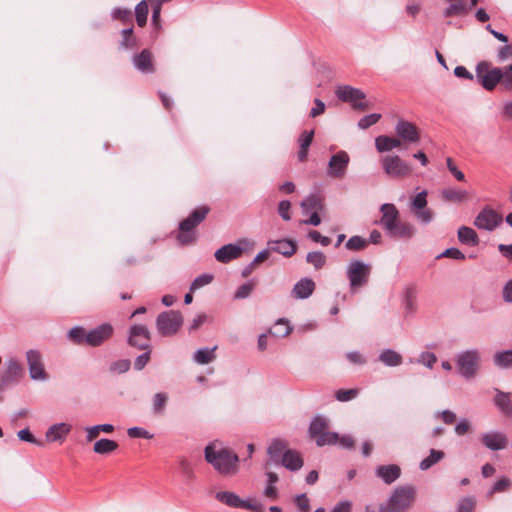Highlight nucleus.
<instances>
[{"label":"nucleus","mask_w":512,"mask_h":512,"mask_svg":"<svg viewBox=\"0 0 512 512\" xmlns=\"http://www.w3.org/2000/svg\"><path fill=\"white\" fill-rule=\"evenodd\" d=\"M152 6V16H151V23L152 26L156 31H160L162 28L161 24V9L162 4L161 2H156L154 0H149Z\"/></svg>","instance_id":"nucleus-47"},{"label":"nucleus","mask_w":512,"mask_h":512,"mask_svg":"<svg viewBox=\"0 0 512 512\" xmlns=\"http://www.w3.org/2000/svg\"><path fill=\"white\" fill-rule=\"evenodd\" d=\"M197 221L193 220L189 216L183 219L178 226L179 233L177 240L181 245H190L196 241L195 228L199 225Z\"/></svg>","instance_id":"nucleus-14"},{"label":"nucleus","mask_w":512,"mask_h":512,"mask_svg":"<svg viewBox=\"0 0 512 512\" xmlns=\"http://www.w3.org/2000/svg\"><path fill=\"white\" fill-rule=\"evenodd\" d=\"M481 443L492 451H498L506 448L508 444L507 437L499 431H490L483 433L480 437Z\"/></svg>","instance_id":"nucleus-19"},{"label":"nucleus","mask_w":512,"mask_h":512,"mask_svg":"<svg viewBox=\"0 0 512 512\" xmlns=\"http://www.w3.org/2000/svg\"><path fill=\"white\" fill-rule=\"evenodd\" d=\"M205 460L222 476L231 477L239 471V457L232 450L220 448L216 450L213 445L205 448Z\"/></svg>","instance_id":"nucleus-1"},{"label":"nucleus","mask_w":512,"mask_h":512,"mask_svg":"<svg viewBox=\"0 0 512 512\" xmlns=\"http://www.w3.org/2000/svg\"><path fill=\"white\" fill-rule=\"evenodd\" d=\"M381 218L376 224L382 226L385 232L393 229V226L399 221V210L393 203H384L380 206Z\"/></svg>","instance_id":"nucleus-15"},{"label":"nucleus","mask_w":512,"mask_h":512,"mask_svg":"<svg viewBox=\"0 0 512 512\" xmlns=\"http://www.w3.org/2000/svg\"><path fill=\"white\" fill-rule=\"evenodd\" d=\"M350 162L349 155L346 151L340 150L332 155L327 167V175L336 179L345 176Z\"/></svg>","instance_id":"nucleus-10"},{"label":"nucleus","mask_w":512,"mask_h":512,"mask_svg":"<svg viewBox=\"0 0 512 512\" xmlns=\"http://www.w3.org/2000/svg\"><path fill=\"white\" fill-rule=\"evenodd\" d=\"M70 425L66 423H57L52 425L46 432L48 441H58L63 439L70 432Z\"/></svg>","instance_id":"nucleus-35"},{"label":"nucleus","mask_w":512,"mask_h":512,"mask_svg":"<svg viewBox=\"0 0 512 512\" xmlns=\"http://www.w3.org/2000/svg\"><path fill=\"white\" fill-rule=\"evenodd\" d=\"M457 237L461 244L471 247L478 246L480 242L476 231L469 226H460L457 231Z\"/></svg>","instance_id":"nucleus-29"},{"label":"nucleus","mask_w":512,"mask_h":512,"mask_svg":"<svg viewBox=\"0 0 512 512\" xmlns=\"http://www.w3.org/2000/svg\"><path fill=\"white\" fill-rule=\"evenodd\" d=\"M503 222V216L489 205H485L474 218L473 225L480 229L492 232Z\"/></svg>","instance_id":"nucleus-7"},{"label":"nucleus","mask_w":512,"mask_h":512,"mask_svg":"<svg viewBox=\"0 0 512 512\" xmlns=\"http://www.w3.org/2000/svg\"><path fill=\"white\" fill-rule=\"evenodd\" d=\"M215 498L222 504L232 508H241L244 501L236 493L231 491H219L215 494Z\"/></svg>","instance_id":"nucleus-33"},{"label":"nucleus","mask_w":512,"mask_h":512,"mask_svg":"<svg viewBox=\"0 0 512 512\" xmlns=\"http://www.w3.org/2000/svg\"><path fill=\"white\" fill-rule=\"evenodd\" d=\"M371 273L369 264L361 260H352L346 270V275L349 280L351 289L362 287L368 283Z\"/></svg>","instance_id":"nucleus-5"},{"label":"nucleus","mask_w":512,"mask_h":512,"mask_svg":"<svg viewBox=\"0 0 512 512\" xmlns=\"http://www.w3.org/2000/svg\"><path fill=\"white\" fill-rule=\"evenodd\" d=\"M412 213L421 225H428L434 220V212L427 207L414 210Z\"/></svg>","instance_id":"nucleus-45"},{"label":"nucleus","mask_w":512,"mask_h":512,"mask_svg":"<svg viewBox=\"0 0 512 512\" xmlns=\"http://www.w3.org/2000/svg\"><path fill=\"white\" fill-rule=\"evenodd\" d=\"M111 17L114 20H120L123 23H132V12L128 8L115 7L111 11Z\"/></svg>","instance_id":"nucleus-49"},{"label":"nucleus","mask_w":512,"mask_h":512,"mask_svg":"<svg viewBox=\"0 0 512 512\" xmlns=\"http://www.w3.org/2000/svg\"><path fill=\"white\" fill-rule=\"evenodd\" d=\"M400 144V140L392 136L380 135L375 139L376 149L381 153L389 152L392 149L399 147Z\"/></svg>","instance_id":"nucleus-34"},{"label":"nucleus","mask_w":512,"mask_h":512,"mask_svg":"<svg viewBox=\"0 0 512 512\" xmlns=\"http://www.w3.org/2000/svg\"><path fill=\"white\" fill-rule=\"evenodd\" d=\"M315 290V282L313 279L304 277L297 281L292 289V296L295 299H307Z\"/></svg>","instance_id":"nucleus-24"},{"label":"nucleus","mask_w":512,"mask_h":512,"mask_svg":"<svg viewBox=\"0 0 512 512\" xmlns=\"http://www.w3.org/2000/svg\"><path fill=\"white\" fill-rule=\"evenodd\" d=\"M427 190L418 192L411 200V211L427 207Z\"/></svg>","instance_id":"nucleus-51"},{"label":"nucleus","mask_w":512,"mask_h":512,"mask_svg":"<svg viewBox=\"0 0 512 512\" xmlns=\"http://www.w3.org/2000/svg\"><path fill=\"white\" fill-rule=\"evenodd\" d=\"M213 281V275L204 273L197 276L190 285V291L195 292L196 290L210 284Z\"/></svg>","instance_id":"nucleus-50"},{"label":"nucleus","mask_w":512,"mask_h":512,"mask_svg":"<svg viewBox=\"0 0 512 512\" xmlns=\"http://www.w3.org/2000/svg\"><path fill=\"white\" fill-rule=\"evenodd\" d=\"M384 172L392 178H405L412 173V168L398 155H387L380 159Z\"/></svg>","instance_id":"nucleus-6"},{"label":"nucleus","mask_w":512,"mask_h":512,"mask_svg":"<svg viewBox=\"0 0 512 512\" xmlns=\"http://www.w3.org/2000/svg\"><path fill=\"white\" fill-rule=\"evenodd\" d=\"M118 448V443L114 440L102 438L95 442L93 451L100 455H106L114 452Z\"/></svg>","instance_id":"nucleus-39"},{"label":"nucleus","mask_w":512,"mask_h":512,"mask_svg":"<svg viewBox=\"0 0 512 512\" xmlns=\"http://www.w3.org/2000/svg\"><path fill=\"white\" fill-rule=\"evenodd\" d=\"M359 394V389L351 388V389H339L335 393V398L340 402H347L354 398H356Z\"/></svg>","instance_id":"nucleus-53"},{"label":"nucleus","mask_w":512,"mask_h":512,"mask_svg":"<svg viewBox=\"0 0 512 512\" xmlns=\"http://www.w3.org/2000/svg\"><path fill=\"white\" fill-rule=\"evenodd\" d=\"M197 221L193 220L189 216L183 219L178 226L179 233L177 240L181 245H190L196 241L195 228L199 225Z\"/></svg>","instance_id":"nucleus-13"},{"label":"nucleus","mask_w":512,"mask_h":512,"mask_svg":"<svg viewBox=\"0 0 512 512\" xmlns=\"http://www.w3.org/2000/svg\"><path fill=\"white\" fill-rule=\"evenodd\" d=\"M133 26L121 30L122 40L119 47L126 50H131L137 47V39L133 36Z\"/></svg>","instance_id":"nucleus-41"},{"label":"nucleus","mask_w":512,"mask_h":512,"mask_svg":"<svg viewBox=\"0 0 512 512\" xmlns=\"http://www.w3.org/2000/svg\"><path fill=\"white\" fill-rule=\"evenodd\" d=\"M377 361L389 367L398 366L402 362L401 354H379Z\"/></svg>","instance_id":"nucleus-54"},{"label":"nucleus","mask_w":512,"mask_h":512,"mask_svg":"<svg viewBox=\"0 0 512 512\" xmlns=\"http://www.w3.org/2000/svg\"><path fill=\"white\" fill-rule=\"evenodd\" d=\"M114 333V328L110 323H102L95 328L87 330L86 345L98 347L110 339Z\"/></svg>","instance_id":"nucleus-11"},{"label":"nucleus","mask_w":512,"mask_h":512,"mask_svg":"<svg viewBox=\"0 0 512 512\" xmlns=\"http://www.w3.org/2000/svg\"><path fill=\"white\" fill-rule=\"evenodd\" d=\"M27 361L31 379L35 381H46L49 379V374L45 370L41 354H27Z\"/></svg>","instance_id":"nucleus-18"},{"label":"nucleus","mask_w":512,"mask_h":512,"mask_svg":"<svg viewBox=\"0 0 512 512\" xmlns=\"http://www.w3.org/2000/svg\"><path fill=\"white\" fill-rule=\"evenodd\" d=\"M395 131L397 136L403 141L415 143L420 139V134L417 126L412 122H409L404 119H399L396 126Z\"/></svg>","instance_id":"nucleus-17"},{"label":"nucleus","mask_w":512,"mask_h":512,"mask_svg":"<svg viewBox=\"0 0 512 512\" xmlns=\"http://www.w3.org/2000/svg\"><path fill=\"white\" fill-rule=\"evenodd\" d=\"M167 402V395L165 393L159 392L156 393L153 398V410L155 413H160Z\"/></svg>","instance_id":"nucleus-61"},{"label":"nucleus","mask_w":512,"mask_h":512,"mask_svg":"<svg viewBox=\"0 0 512 512\" xmlns=\"http://www.w3.org/2000/svg\"><path fill=\"white\" fill-rule=\"evenodd\" d=\"M150 331L144 324H135L129 328L128 343L130 346L151 352Z\"/></svg>","instance_id":"nucleus-9"},{"label":"nucleus","mask_w":512,"mask_h":512,"mask_svg":"<svg viewBox=\"0 0 512 512\" xmlns=\"http://www.w3.org/2000/svg\"><path fill=\"white\" fill-rule=\"evenodd\" d=\"M268 246L272 252L279 253L284 257H291L297 250L296 242L290 239L270 240Z\"/></svg>","instance_id":"nucleus-25"},{"label":"nucleus","mask_w":512,"mask_h":512,"mask_svg":"<svg viewBox=\"0 0 512 512\" xmlns=\"http://www.w3.org/2000/svg\"><path fill=\"white\" fill-rule=\"evenodd\" d=\"M415 498L416 490L413 486L397 487L387 501L388 512H406L414 503Z\"/></svg>","instance_id":"nucleus-2"},{"label":"nucleus","mask_w":512,"mask_h":512,"mask_svg":"<svg viewBox=\"0 0 512 512\" xmlns=\"http://www.w3.org/2000/svg\"><path fill=\"white\" fill-rule=\"evenodd\" d=\"M293 330L291 323L285 318L277 319L267 331L269 336L283 338L289 335Z\"/></svg>","instance_id":"nucleus-30"},{"label":"nucleus","mask_w":512,"mask_h":512,"mask_svg":"<svg viewBox=\"0 0 512 512\" xmlns=\"http://www.w3.org/2000/svg\"><path fill=\"white\" fill-rule=\"evenodd\" d=\"M253 289L254 285L251 282H246L237 288L234 297L236 299H245L251 294Z\"/></svg>","instance_id":"nucleus-60"},{"label":"nucleus","mask_w":512,"mask_h":512,"mask_svg":"<svg viewBox=\"0 0 512 512\" xmlns=\"http://www.w3.org/2000/svg\"><path fill=\"white\" fill-rule=\"evenodd\" d=\"M375 475L385 484H392L401 475V468L396 464L379 465L375 469Z\"/></svg>","instance_id":"nucleus-23"},{"label":"nucleus","mask_w":512,"mask_h":512,"mask_svg":"<svg viewBox=\"0 0 512 512\" xmlns=\"http://www.w3.org/2000/svg\"><path fill=\"white\" fill-rule=\"evenodd\" d=\"M476 500L472 496H467L459 500L457 512H472L475 508Z\"/></svg>","instance_id":"nucleus-56"},{"label":"nucleus","mask_w":512,"mask_h":512,"mask_svg":"<svg viewBox=\"0 0 512 512\" xmlns=\"http://www.w3.org/2000/svg\"><path fill=\"white\" fill-rule=\"evenodd\" d=\"M494 363L499 368H512V354H495Z\"/></svg>","instance_id":"nucleus-58"},{"label":"nucleus","mask_w":512,"mask_h":512,"mask_svg":"<svg viewBox=\"0 0 512 512\" xmlns=\"http://www.w3.org/2000/svg\"><path fill=\"white\" fill-rule=\"evenodd\" d=\"M290 471H298L303 466V459L296 450H286L282 456L280 464Z\"/></svg>","instance_id":"nucleus-28"},{"label":"nucleus","mask_w":512,"mask_h":512,"mask_svg":"<svg viewBox=\"0 0 512 512\" xmlns=\"http://www.w3.org/2000/svg\"><path fill=\"white\" fill-rule=\"evenodd\" d=\"M369 244V241H366L365 238L354 235L351 236L345 244L346 249L351 251H360L365 249Z\"/></svg>","instance_id":"nucleus-48"},{"label":"nucleus","mask_w":512,"mask_h":512,"mask_svg":"<svg viewBox=\"0 0 512 512\" xmlns=\"http://www.w3.org/2000/svg\"><path fill=\"white\" fill-rule=\"evenodd\" d=\"M287 442L282 439H273L267 448V454L269 455L270 461L265 464L268 468L270 462L276 465L280 464L282 456L287 449Z\"/></svg>","instance_id":"nucleus-26"},{"label":"nucleus","mask_w":512,"mask_h":512,"mask_svg":"<svg viewBox=\"0 0 512 512\" xmlns=\"http://www.w3.org/2000/svg\"><path fill=\"white\" fill-rule=\"evenodd\" d=\"M381 119V114L379 113H371L365 115L358 121V127L360 129H368L372 125L376 124Z\"/></svg>","instance_id":"nucleus-55"},{"label":"nucleus","mask_w":512,"mask_h":512,"mask_svg":"<svg viewBox=\"0 0 512 512\" xmlns=\"http://www.w3.org/2000/svg\"><path fill=\"white\" fill-rule=\"evenodd\" d=\"M210 212V208L206 205H201L195 209H193L190 214L188 215L193 220L197 221L198 223H201L205 220L207 215Z\"/></svg>","instance_id":"nucleus-57"},{"label":"nucleus","mask_w":512,"mask_h":512,"mask_svg":"<svg viewBox=\"0 0 512 512\" xmlns=\"http://www.w3.org/2000/svg\"><path fill=\"white\" fill-rule=\"evenodd\" d=\"M304 213L310 210L321 211L324 208L323 198L318 193H310L300 203Z\"/></svg>","instance_id":"nucleus-32"},{"label":"nucleus","mask_w":512,"mask_h":512,"mask_svg":"<svg viewBox=\"0 0 512 512\" xmlns=\"http://www.w3.org/2000/svg\"><path fill=\"white\" fill-rule=\"evenodd\" d=\"M148 3L146 0L140 1L136 7H135V18L137 25L139 27H143L147 23V17H148Z\"/></svg>","instance_id":"nucleus-43"},{"label":"nucleus","mask_w":512,"mask_h":512,"mask_svg":"<svg viewBox=\"0 0 512 512\" xmlns=\"http://www.w3.org/2000/svg\"><path fill=\"white\" fill-rule=\"evenodd\" d=\"M487 61H480L475 67V80L487 91H493L503 78L501 67L490 68Z\"/></svg>","instance_id":"nucleus-3"},{"label":"nucleus","mask_w":512,"mask_h":512,"mask_svg":"<svg viewBox=\"0 0 512 512\" xmlns=\"http://www.w3.org/2000/svg\"><path fill=\"white\" fill-rule=\"evenodd\" d=\"M478 354H458L456 366L459 374L466 379L474 378L479 368Z\"/></svg>","instance_id":"nucleus-12"},{"label":"nucleus","mask_w":512,"mask_h":512,"mask_svg":"<svg viewBox=\"0 0 512 512\" xmlns=\"http://www.w3.org/2000/svg\"><path fill=\"white\" fill-rule=\"evenodd\" d=\"M416 232H417L416 227L413 224H411L410 222L399 220L393 226V229L390 231H387L386 234L390 238L409 240V239H412L416 235Z\"/></svg>","instance_id":"nucleus-22"},{"label":"nucleus","mask_w":512,"mask_h":512,"mask_svg":"<svg viewBox=\"0 0 512 512\" xmlns=\"http://www.w3.org/2000/svg\"><path fill=\"white\" fill-rule=\"evenodd\" d=\"M503 78L500 84L506 91H512V70L508 71V67H501Z\"/></svg>","instance_id":"nucleus-64"},{"label":"nucleus","mask_w":512,"mask_h":512,"mask_svg":"<svg viewBox=\"0 0 512 512\" xmlns=\"http://www.w3.org/2000/svg\"><path fill=\"white\" fill-rule=\"evenodd\" d=\"M23 368L22 365L11 358L5 366V370L0 376V386H7L11 383L17 382L21 377Z\"/></svg>","instance_id":"nucleus-20"},{"label":"nucleus","mask_w":512,"mask_h":512,"mask_svg":"<svg viewBox=\"0 0 512 512\" xmlns=\"http://www.w3.org/2000/svg\"><path fill=\"white\" fill-rule=\"evenodd\" d=\"M339 435L336 432L326 430L315 438L316 445L323 447L326 445H335L338 443Z\"/></svg>","instance_id":"nucleus-44"},{"label":"nucleus","mask_w":512,"mask_h":512,"mask_svg":"<svg viewBox=\"0 0 512 512\" xmlns=\"http://www.w3.org/2000/svg\"><path fill=\"white\" fill-rule=\"evenodd\" d=\"M314 137V130L303 131L298 139L299 147L309 149Z\"/></svg>","instance_id":"nucleus-63"},{"label":"nucleus","mask_w":512,"mask_h":512,"mask_svg":"<svg viewBox=\"0 0 512 512\" xmlns=\"http://www.w3.org/2000/svg\"><path fill=\"white\" fill-rule=\"evenodd\" d=\"M444 456L445 453L443 451L431 449L429 455L420 462L419 468L422 471L428 470L430 467L441 461Z\"/></svg>","instance_id":"nucleus-40"},{"label":"nucleus","mask_w":512,"mask_h":512,"mask_svg":"<svg viewBox=\"0 0 512 512\" xmlns=\"http://www.w3.org/2000/svg\"><path fill=\"white\" fill-rule=\"evenodd\" d=\"M467 196L468 194L465 190L445 188L441 191L442 199L451 203H461L467 199Z\"/></svg>","instance_id":"nucleus-37"},{"label":"nucleus","mask_w":512,"mask_h":512,"mask_svg":"<svg viewBox=\"0 0 512 512\" xmlns=\"http://www.w3.org/2000/svg\"><path fill=\"white\" fill-rule=\"evenodd\" d=\"M335 95L339 100L346 103H350L352 104V106L358 100H364L366 97L365 93L362 90L354 88L350 85L338 86L335 91Z\"/></svg>","instance_id":"nucleus-21"},{"label":"nucleus","mask_w":512,"mask_h":512,"mask_svg":"<svg viewBox=\"0 0 512 512\" xmlns=\"http://www.w3.org/2000/svg\"><path fill=\"white\" fill-rule=\"evenodd\" d=\"M87 330L82 326H75L67 332V339L74 344H86Z\"/></svg>","instance_id":"nucleus-42"},{"label":"nucleus","mask_w":512,"mask_h":512,"mask_svg":"<svg viewBox=\"0 0 512 512\" xmlns=\"http://www.w3.org/2000/svg\"><path fill=\"white\" fill-rule=\"evenodd\" d=\"M127 434L131 438L151 439L153 435L142 427H131L127 430Z\"/></svg>","instance_id":"nucleus-59"},{"label":"nucleus","mask_w":512,"mask_h":512,"mask_svg":"<svg viewBox=\"0 0 512 512\" xmlns=\"http://www.w3.org/2000/svg\"><path fill=\"white\" fill-rule=\"evenodd\" d=\"M443 257L451 258V259L459 260V261H463L466 259V255L462 251H460V249H458L457 247H449V248L445 249L442 253L437 255L436 259H440Z\"/></svg>","instance_id":"nucleus-52"},{"label":"nucleus","mask_w":512,"mask_h":512,"mask_svg":"<svg viewBox=\"0 0 512 512\" xmlns=\"http://www.w3.org/2000/svg\"><path fill=\"white\" fill-rule=\"evenodd\" d=\"M329 421L327 418L321 415L315 416L309 426L310 437L315 439L317 436L328 430Z\"/></svg>","instance_id":"nucleus-36"},{"label":"nucleus","mask_w":512,"mask_h":512,"mask_svg":"<svg viewBox=\"0 0 512 512\" xmlns=\"http://www.w3.org/2000/svg\"><path fill=\"white\" fill-rule=\"evenodd\" d=\"M417 291L415 287H407L403 295V305L407 314H413L416 311Z\"/></svg>","instance_id":"nucleus-38"},{"label":"nucleus","mask_w":512,"mask_h":512,"mask_svg":"<svg viewBox=\"0 0 512 512\" xmlns=\"http://www.w3.org/2000/svg\"><path fill=\"white\" fill-rule=\"evenodd\" d=\"M183 324V317L179 311L169 310L161 312L156 318V328L159 335L168 337L176 334Z\"/></svg>","instance_id":"nucleus-4"},{"label":"nucleus","mask_w":512,"mask_h":512,"mask_svg":"<svg viewBox=\"0 0 512 512\" xmlns=\"http://www.w3.org/2000/svg\"><path fill=\"white\" fill-rule=\"evenodd\" d=\"M306 261L307 263L313 265L316 270H319L324 267L326 263V257L321 251H312L307 254Z\"/></svg>","instance_id":"nucleus-46"},{"label":"nucleus","mask_w":512,"mask_h":512,"mask_svg":"<svg viewBox=\"0 0 512 512\" xmlns=\"http://www.w3.org/2000/svg\"><path fill=\"white\" fill-rule=\"evenodd\" d=\"M495 396L493 398L494 405L505 416H512V401L509 392H503L498 388H494Z\"/></svg>","instance_id":"nucleus-27"},{"label":"nucleus","mask_w":512,"mask_h":512,"mask_svg":"<svg viewBox=\"0 0 512 512\" xmlns=\"http://www.w3.org/2000/svg\"><path fill=\"white\" fill-rule=\"evenodd\" d=\"M451 3L443 10V16L450 18L454 16H465L471 7H468L464 0H450Z\"/></svg>","instance_id":"nucleus-31"},{"label":"nucleus","mask_w":512,"mask_h":512,"mask_svg":"<svg viewBox=\"0 0 512 512\" xmlns=\"http://www.w3.org/2000/svg\"><path fill=\"white\" fill-rule=\"evenodd\" d=\"M132 63L136 70L143 74H153L155 66L153 63V55L149 49H143L132 57Z\"/></svg>","instance_id":"nucleus-16"},{"label":"nucleus","mask_w":512,"mask_h":512,"mask_svg":"<svg viewBox=\"0 0 512 512\" xmlns=\"http://www.w3.org/2000/svg\"><path fill=\"white\" fill-rule=\"evenodd\" d=\"M130 365H131L130 360H128V359H121V360L113 362L111 364V366H110V370L112 372L121 374V373H124V372L128 371L129 368H130Z\"/></svg>","instance_id":"nucleus-62"},{"label":"nucleus","mask_w":512,"mask_h":512,"mask_svg":"<svg viewBox=\"0 0 512 512\" xmlns=\"http://www.w3.org/2000/svg\"><path fill=\"white\" fill-rule=\"evenodd\" d=\"M249 246L250 242L246 238H241L236 243H229L221 246L215 251L214 257L218 262L227 264L232 260L239 258Z\"/></svg>","instance_id":"nucleus-8"}]
</instances>
